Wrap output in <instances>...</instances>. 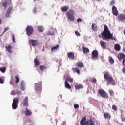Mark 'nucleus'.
I'll return each instance as SVG.
<instances>
[{
  "label": "nucleus",
  "mask_w": 125,
  "mask_h": 125,
  "mask_svg": "<svg viewBox=\"0 0 125 125\" xmlns=\"http://www.w3.org/2000/svg\"><path fill=\"white\" fill-rule=\"evenodd\" d=\"M99 38H102L103 40H113L117 41V38L113 36V34L111 33L110 30L107 25H104V31L101 33V35H99Z\"/></svg>",
  "instance_id": "nucleus-1"
},
{
  "label": "nucleus",
  "mask_w": 125,
  "mask_h": 125,
  "mask_svg": "<svg viewBox=\"0 0 125 125\" xmlns=\"http://www.w3.org/2000/svg\"><path fill=\"white\" fill-rule=\"evenodd\" d=\"M104 77L105 80H106V81L108 82V83H107V85H109V84H112V85H115V81H114L113 77H111L109 72H105L104 74Z\"/></svg>",
  "instance_id": "nucleus-2"
},
{
  "label": "nucleus",
  "mask_w": 125,
  "mask_h": 125,
  "mask_svg": "<svg viewBox=\"0 0 125 125\" xmlns=\"http://www.w3.org/2000/svg\"><path fill=\"white\" fill-rule=\"evenodd\" d=\"M86 117H83L81 120L80 121L81 125H94V121L92 119H90L86 121Z\"/></svg>",
  "instance_id": "nucleus-3"
},
{
  "label": "nucleus",
  "mask_w": 125,
  "mask_h": 125,
  "mask_svg": "<svg viewBox=\"0 0 125 125\" xmlns=\"http://www.w3.org/2000/svg\"><path fill=\"white\" fill-rule=\"evenodd\" d=\"M66 15L67 16L68 19L71 21V22H74L75 21V11L73 9H69L66 12Z\"/></svg>",
  "instance_id": "nucleus-4"
},
{
  "label": "nucleus",
  "mask_w": 125,
  "mask_h": 125,
  "mask_svg": "<svg viewBox=\"0 0 125 125\" xmlns=\"http://www.w3.org/2000/svg\"><path fill=\"white\" fill-rule=\"evenodd\" d=\"M35 90L37 94H41V92H42V82L35 83Z\"/></svg>",
  "instance_id": "nucleus-5"
},
{
  "label": "nucleus",
  "mask_w": 125,
  "mask_h": 125,
  "mask_svg": "<svg viewBox=\"0 0 125 125\" xmlns=\"http://www.w3.org/2000/svg\"><path fill=\"white\" fill-rule=\"evenodd\" d=\"M98 93L100 94L101 97L103 98H105V99H108L109 98V95L106 91L102 89H99Z\"/></svg>",
  "instance_id": "nucleus-6"
},
{
  "label": "nucleus",
  "mask_w": 125,
  "mask_h": 125,
  "mask_svg": "<svg viewBox=\"0 0 125 125\" xmlns=\"http://www.w3.org/2000/svg\"><path fill=\"white\" fill-rule=\"evenodd\" d=\"M18 103H19V100L18 98H14L13 100V103L12 104V109L13 110H16L18 107Z\"/></svg>",
  "instance_id": "nucleus-7"
},
{
  "label": "nucleus",
  "mask_w": 125,
  "mask_h": 125,
  "mask_svg": "<svg viewBox=\"0 0 125 125\" xmlns=\"http://www.w3.org/2000/svg\"><path fill=\"white\" fill-rule=\"evenodd\" d=\"M26 32L27 36H31L34 32V27L32 26L28 25L26 29Z\"/></svg>",
  "instance_id": "nucleus-8"
},
{
  "label": "nucleus",
  "mask_w": 125,
  "mask_h": 125,
  "mask_svg": "<svg viewBox=\"0 0 125 125\" xmlns=\"http://www.w3.org/2000/svg\"><path fill=\"white\" fill-rule=\"evenodd\" d=\"M29 44L32 46H37V45H39V42L37 40L31 39L29 41Z\"/></svg>",
  "instance_id": "nucleus-9"
},
{
  "label": "nucleus",
  "mask_w": 125,
  "mask_h": 125,
  "mask_svg": "<svg viewBox=\"0 0 125 125\" xmlns=\"http://www.w3.org/2000/svg\"><path fill=\"white\" fill-rule=\"evenodd\" d=\"M112 14L115 15V16H118L119 13L118 12V9H117V7L113 5L112 7Z\"/></svg>",
  "instance_id": "nucleus-10"
},
{
  "label": "nucleus",
  "mask_w": 125,
  "mask_h": 125,
  "mask_svg": "<svg viewBox=\"0 0 125 125\" xmlns=\"http://www.w3.org/2000/svg\"><path fill=\"white\" fill-rule=\"evenodd\" d=\"M28 100L29 99L28 98V97H25V98L23 99L22 104L24 107L29 106V104H28Z\"/></svg>",
  "instance_id": "nucleus-11"
},
{
  "label": "nucleus",
  "mask_w": 125,
  "mask_h": 125,
  "mask_svg": "<svg viewBox=\"0 0 125 125\" xmlns=\"http://www.w3.org/2000/svg\"><path fill=\"white\" fill-rule=\"evenodd\" d=\"M100 43L102 48H103L104 49H106V48H107V43L106 42L101 40L100 41Z\"/></svg>",
  "instance_id": "nucleus-12"
},
{
  "label": "nucleus",
  "mask_w": 125,
  "mask_h": 125,
  "mask_svg": "<svg viewBox=\"0 0 125 125\" xmlns=\"http://www.w3.org/2000/svg\"><path fill=\"white\" fill-rule=\"evenodd\" d=\"M92 58H98V51L97 50H93L92 52Z\"/></svg>",
  "instance_id": "nucleus-13"
},
{
  "label": "nucleus",
  "mask_w": 125,
  "mask_h": 125,
  "mask_svg": "<svg viewBox=\"0 0 125 125\" xmlns=\"http://www.w3.org/2000/svg\"><path fill=\"white\" fill-rule=\"evenodd\" d=\"M104 119H107V120H110L111 118V114L109 112L104 113Z\"/></svg>",
  "instance_id": "nucleus-14"
},
{
  "label": "nucleus",
  "mask_w": 125,
  "mask_h": 125,
  "mask_svg": "<svg viewBox=\"0 0 125 125\" xmlns=\"http://www.w3.org/2000/svg\"><path fill=\"white\" fill-rule=\"evenodd\" d=\"M118 18L120 21H124L125 20V15L124 14H119Z\"/></svg>",
  "instance_id": "nucleus-15"
},
{
  "label": "nucleus",
  "mask_w": 125,
  "mask_h": 125,
  "mask_svg": "<svg viewBox=\"0 0 125 125\" xmlns=\"http://www.w3.org/2000/svg\"><path fill=\"white\" fill-rule=\"evenodd\" d=\"M125 54L123 53H120L118 54V59H119V60H120V61H121V60H123V59H125Z\"/></svg>",
  "instance_id": "nucleus-16"
},
{
  "label": "nucleus",
  "mask_w": 125,
  "mask_h": 125,
  "mask_svg": "<svg viewBox=\"0 0 125 125\" xmlns=\"http://www.w3.org/2000/svg\"><path fill=\"white\" fill-rule=\"evenodd\" d=\"M3 1H4L2 4V6L4 7H6L7 6V4H10L11 2V0H3Z\"/></svg>",
  "instance_id": "nucleus-17"
},
{
  "label": "nucleus",
  "mask_w": 125,
  "mask_h": 125,
  "mask_svg": "<svg viewBox=\"0 0 125 125\" xmlns=\"http://www.w3.org/2000/svg\"><path fill=\"white\" fill-rule=\"evenodd\" d=\"M76 67H78V68H84V65L83 63L82 62L79 61L76 64Z\"/></svg>",
  "instance_id": "nucleus-18"
},
{
  "label": "nucleus",
  "mask_w": 125,
  "mask_h": 125,
  "mask_svg": "<svg viewBox=\"0 0 125 125\" xmlns=\"http://www.w3.org/2000/svg\"><path fill=\"white\" fill-rule=\"evenodd\" d=\"M5 48L9 53H11L12 52V51L11 50L12 49V46H11V45H8V46H6Z\"/></svg>",
  "instance_id": "nucleus-19"
},
{
  "label": "nucleus",
  "mask_w": 125,
  "mask_h": 125,
  "mask_svg": "<svg viewBox=\"0 0 125 125\" xmlns=\"http://www.w3.org/2000/svg\"><path fill=\"white\" fill-rule=\"evenodd\" d=\"M68 57L69 59H74L75 58V55H74V53L69 52L67 53Z\"/></svg>",
  "instance_id": "nucleus-20"
},
{
  "label": "nucleus",
  "mask_w": 125,
  "mask_h": 125,
  "mask_svg": "<svg viewBox=\"0 0 125 125\" xmlns=\"http://www.w3.org/2000/svg\"><path fill=\"white\" fill-rule=\"evenodd\" d=\"M69 9V6H65L61 8V10L62 12H66Z\"/></svg>",
  "instance_id": "nucleus-21"
},
{
  "label": "nucleus",
  "mask_w": 125,
  "mask_h": 125,
  "mask_svg": "<svg viewBox=\"0 0 125 125\" xmlns=\"http://www.w3.org/2000/svg\"><path fill=\"white\" fill-rule=\"evenodd\" d=\"M114 49L116 51H120L121 50V46L118 44H116L114 45Z\"/></svg>",
  "instance_id": "nucleus-22"
},
{
  "label": "nucleus",
  "mask_w": 125,
  "mask_h": 125,
  "mask_svg": "<svg viewBox=\"0 0 125 125\" xmlns=\"http://www.w3.org/2000/svg\"><path fill=\"white\" fill-rule=\"evenodd\" d=\"M75 89H82L83 88V86L82 84H76L75 85Z\"/></svg>",
  "instance_id": "nucleus-23"
},
{
  "label": "nucleus",
  "mask_w": 125,
  "mask_h": 125,
  "mask_svg": "<svg viewBox=\"0 0 125 125\" xmlns=\"http://www.w3.org/2000/svg\"><path fill=\"white\" fill-rule=\"evenodd\" d=\"M34 65L36 67L40 66V61L37 58H35L34 61Z\"/></svg>",
  "instance_id": "nucleus-24"
},
{
  "label": "nucleus",
  "mask_w": 125,
  "mask_h": 125,
  "mask_svg": "<svg viewBox=\"0 0 125 125\" xmlns=\"http://www.w3.org/2000/svg\"><path fill=\"white\" fill-rule=\"evenodd\" d=\"M92 29L93 30L95 31V32L97 31V30H98V28L97 27V25H96L95 23H92Z\"/></svg>",
  "instance_id": "nucleus-25"
},
{
  "label": "nucleus",
  "mask_w": 125,
  "mask_h": 125,
  "mask_svg": "<svg viewBox=\"0 0 125 125\" xmlns=\"http://www.w3.org/2000/svg\"><path fill=\"white\" fill-rule=\"evenodd\" d=\"M65 86L66 88H67L68 89H71V85L70 84H69V83H68L67 80L65 81Z\"/></svg>",
  "instance_id": "nucleus-26"
},
{
  "label": "nucleus",
  "mask_w": 125,
  "mask_h": 125,
  "mask_svg": "<svg viewBox=\"0 0 125 125\" xmlns=\"http://www.w3.org/2000/svg\"><path fill=\"white\" fill-rule=\"evenodd\" d=\"M25 109L26 110V111L25 112L26 116L32 115V111H31L30 110H29V109H28V108H26Z\"/></svg>",
  "instance_id": "nucleus-27"
},
{
  "label": "nucleus",
  "mask_w": 125,
  "mask_h": 125,
  "mask_svg": "<svg viewBox=\"0 0 125 125\" xmlns=\"http://www.w3.org/2000/svg\"><path fill=\"white\" fill-rule=\"evenodd\" d=\"M59 48V45L58 44L56 46L52 48L51 51L52 52H55V51H56V50H58Z\"/></svg>",
  "instance_id": "nucleus-28"
},
{
  "label": "nucleus",
  "mask_w": 125,
  "mask_h": 125,
  "mask_svg": "<svg viewBox=\"0 0 125 125\" xmlns=\"http://www.w3.org/2000/svg\"><path fill=\"white\" fill-rule=\"evenodd\" d=\"M82 50L83 53H88V52H89V49L88 48H86L83 46L82 47Z\"/></svg>",
  "instance_id": "nucleus-29"
},
{
  "label": "nucleus",
  "mask_w": 125,
  "mask_h": 125,
  "mask_svg": "<svg viewBox=\"0 0 125 125\" xmlns=\"http://www.w3.org/2000/svg\"><path fill=\"white\" fill-rule=\"evenodd\" d=\"M72 70L73 72H75V73H77L78 75H80L81 74V72H80V69L77 67L73 68Z\"/></svg>",
  "instance_id": "nucleus-30"
},
{
  "label": "nucleus",
  "mask_w": 125,
  "mask_h": 125,
  "mask_svg": "<svg viewBox=\"0 0 125 125\" xmlns=\"http://www.w3.org/2000/svg\"><path fill=\"white\" fill-rule=\"evenodd\" d=\"M39 68L40 70L42 71V72H43V71H44V70H46L47 67L44 65H40L39 66Z\"/></svg>",
  "instance_id": "nucleus-31"
},
{
  "label": "nucleus",
  "mask_w": 125,
  "mask_h": 125,
  "mask_svg": "<svg viewBox=\"0 0 125 125\" xmlns=\"http://www.w3.org/2000/svg\"><path fill=\"white\" fill-rule=\"evenodd\" d=\"M109 61L110 63L111 64V65H113V64L115 63V61L114 60V59H113V58L111 56L109 57Z\"/></svg>",
  "instance_id": "nucleus-32"
},
{
  "label": "nucleus",
  "mask_w": 125,
  "mask_h": 125,
  "mask_svg": "<svg viewBox=\"0 0 125 125\" xmlns=\"http://www.w3.org/2000/svg\"><path fill=\"white\" fill-rule=\"evenodd\" d=\"M21 90H25V84L23 82H21Z\"/></svg>",
  "instance_id": "nucleus-33"
},
{
  "label": "nucleus",
  "mask_w": 125,
  "mask_h": 125,
  "mask_svg": "<svg viewBox=\"0 0 125 125\" xmlns=\"http://www.w3.org/2000/svg\"><path fill=\"white\" fill-rule=\"evenodd\" d=\"M112 109L113 110V111H115V112H117L118 111V107H117V106H116L115 104L112 105Z\"/></svg>",
  "instance_id": "nucleus-34"
},
{
  "label": "nucleus",
  "mask_w": 125,
  "mask_h": 125,
  "mask_svg": "<svg viewBox=\"0 0 125 125\" xmlns=\"http://www.w3.org/2000/svg\"><path fill=\"white\" fill-rule=\"evenodd\" d=\"M66 81L67 82H70V83H73V82H74V79H73L71 77H67L66 78Z\"/></svg>",
  "instance_id": "nucleus-35"
},
{
  "label": "nucleus",
  "mask_w": 125,
  "mask_h": 125,
  "mask_svg": "<svg viewBox=\"0 0 125 125\" xmlns=\"http://www.w3.org/2000/svg\"><path fill=\"white\" fill-rule=\"evenodd\" d=\"M38 30L39 32H43V27L42 26H38Z\"/></svg>",
  "instance_id": "nucleus-36"
},
{
  "label": "nucleus",
  "mask_w": 125,
  "mask_h": 125,
  "mask_svg": "<svg viewBox=\"0 0 125 125\" xmlns=\"http://www.w3.org/2000/svg\"><path fill=\"white\" fill-rule=\"evenodd\" d=\"M109 93L110 96H114V95H115V92L112 90H109Z\"/></svg>",
  "instance_id": "nucleus-37"
},
{
  "label": "nucleus",
  "mask_w": 125,
  "mask_h": 125,
  "mask_svg": "<svg viewBox=\"0 0 125 125\" xmlns=\"http://www.w3.org/2000/svg\"><path fill=\"white\" fill-rule=\"evenodd\" d=\"M15 83L17 84L18 83H19V77L17 75L15 77Z\"/></svg>",
  "instance_id": "nucleus-38"
},
{
  "label": "nucleus",
  "mask_w": 125,
  "mask_h": 125,
  "mask_svg": "<svg viewBox=\"0 0 125 125\" xmlns=\"http://www.w3.org/2000/svg\"><path fill=\"white\" fill-rule=\"evenodd\" d=\"M8 30H9V27H5L4 28V31L3 32L2 34H1V36H2V35H3V34H4V33H5V32H7V31H8Z\"/></svg>",
  "instance_id": "nucleus-39"
},
{
  "label": "nucleus",
  "mask_w": 125,
  "mask_h": 125,
  "mask_svg": "<svg viewBox=\"0 0 125 125\" xmlns=\"http://www.w3.org/2000/svg\"><path fill=\"white\" fill-rule=\"evenodd\" d=\"M6 70V68L5 67L0 68V71L2 72V73H5Z\"/></svg>",
  "instance_id": "nucleus-40"
},
{
  "label": "nucleus",
  "mask_w": 125,
  "mask_h": 125,
  "mask_svg": "<svg viewBox=\"0 0 125 125\" xmlns=\"http://www.w3.org/2000/svg\"><path fill=\"white\" fill-rule=\"evenodd\" d=\"M11 10H12V7H9L7 12L10 13L11 12Z\"/></svg>",
  "instance_id": "nucleus-41"
},
{
  "label": "nucleus",
  "mask_w": 125,
  "mask_h": 125,
  "mask_svg": "<svg viewBox=\"0 0 125 125\" xmlns=\"http://www.w3.org/2000/svg\"><path fill=\"white\" fill-rule=\"evenodd\" d=\"M80 107V105L78 104H75L74 105V109H78Z\"/></svg>",
  "instance_id": "nucleus-42"
},
{
  "label": "nucleus",
  "mask_w": 125,
  "mask_h": 125,
  "mask_svg": "<svg viewBox=\"0 0 125 125\" xmlns=\"http://www.w3.org/2000/svg\"><path fill=\"white\" fill-rule=\"evenodd\" d=\"M115 4V0H113L110 2V5L112 6V5H114Z\"/></svg>",
  "instance_id": "nucleus-43"
},
{
  "label": "nucleus",
  "mask_w": 125,
  "mask_h": 125,
  "mask_svg": "<svg viewBox=\"0 0 125 125\" xmlns=\"http://www.w3.org/2000/svg\"><path fill=\"white\" fill-rule=\"evenodd\" d=\"M12 40L14 43H15V37L14 36V34H12Z\"/></svg>",
  "instance_id": "nucleus-44"
},
{
  "label": "nucleus",
  "mask_w": 125,
  "mask_h": 125,
  "mask_svg": "<svg viewBox=\"0 0 125 125\" xmlns=\"http://www.w3.org/2000/svg\"><path fill=\"white\" fill-rule=\"evenodd\" d=\"M82 21H83V20H82V19H81L80 18H78L77 20V22H82Z\"/></svg>",
  "instance_id": "nucleus-45"
},
{
  "label": "nucleus",
  "mask_w": 125,
  "mask_h": 125,
  "mask_svg": "<svg viewBox=\"0 0 125 125\" xmlns=\"http://www.w3.org/2000/svg\"><path fill=\"white\" fill-rule=\"evenodd\" d=\"M91 82H92V83H96V79L93 78L91 79Z\"/></svg>",
  "instance_id": "nucleus-46"
},
{
  "label": "nucleus",
  "mask_w": 125,
  "mask_h": 125,
  "mask_svg": "<svg viewBox=\"0 0 125 125\" xmlns=\"http://www.w3.org/2000/svg\"><path fill=\"white\" fill-rule=\"evenodd\" d=\"M75 35H76V36H78V37H80V36H81V34H80V33H79V32L78 31H75Z\"/></svg>",
  "instance_id": "nucleus-47"
},
{
  "label": "nucleus",
  "mask_w": 125,
  "mask_h": 125,
  "mask_svg": "<svg viewBox=\"0 0 125 125\" xmlns=\"http://www.w3.org/2000/svg\"><path fill=\"white\" fill-rule=\"evenodd\" d=\"M16 94H17L18 95L21 94V91H19L18 90H17L16 92Z\"/></svg>",
  "instance_id": "nucleus-48"
},
{
  "label": "nucleus",
  "mask_w": 125,
  "mask_h": 125,
  "mask_svg": "<svg viewBox=\"0 0 125 125\" xmlns=\"http://www.w3.org/2000/svg\"><path fill=\"white\" fill-rule=\"evenodd\" d=\"M3 80L2 79V78H1V77H0V83L3 84Z\"/></svg>",
  "instance_id": "nucleus-49"
},
{
  "label": "nucleus",
  "mask_w": 125,
  "mask_h": 125,
  "mask_svg": "<svg viewBox=\"0 0 125 125\" xmlns=\"http://www.w3.org/2000/svg\"><path fill=\"white\" fill-rule=\"evenodd\" d=\"M10 15V13L7 12V13L6 14V17H8Z\"/></svg>",
  "instance_id": "nucleus-50"
},
{
  "label": "nucleus",
  "mask_w": 125,
  "mask_h": 125,
  "mask_svg": "<svg viewBox=\"0 0 125 125\" xmlns=\"http://www.w3.org/2000/svg\"><path fill=\"white\" fill-rule=\"evenodd\" d=\"M122 63L123 64V66L125 67V58L123 59V61L122 62Z\"/></svg>",
  "instance_id": "nucleus-51"
},
{
  "label": "nucleus",
  "mask_w": 125,
  "mask_h": 125,
  "mask_svg": "<svg viewBox=\"0 0 125 125\" xmlns=\"http://www.w3.org/2000/svg\"><path fill=\"white\" fill-rule=\"evenodd\" d=\"M33 12H34V13H37V8L36 7L34 8Z\"/></svg>",
  "instance_id": "nucleus-52"
},
{
  "label": "nucleus",
  "mask_w": 125,
  "mask_h": 125,
  "mask_svg": "<svg viewBox=\"0 0 125 125\" xmlns=\"http://www.w3.org/2000/svg\"><path fill=\"white\" fill-rule=\"evenodd\" d=\"M10 84H12V85H13V84H14V82H13V81H11L10 82Z\"/></svg>",
  "instance_id": "nucleus-53"
},
{
  "label": "nucleus",
  "mask_w": 125,
  "mask_h": 125,
  "mask_svg": "<svg viewBox=\"0 0 125 125\" xmlns=\"http://www.w3.org/2000/svg\"><path fill=\"white\" fill-rule=\"evenodd\" d=\"M122 72L124 73V74H125V67H123L122 69Z\"/></svg>",
  "instance_id": "nucleus-54"
},
{
  "label": "nucleus",
  "mask_w": 125,
  "mask_h": 125,
  "mask_svg": "<svg viewBox=\"0 0 125 125\" xmlns=\"http://www.w3.org/2000/svg\"><path fill=\"white\" fill-rule=\"evenodd\" d=\"M47 35H48L49 36V35H53V34H52V33H51L50 32H48V33H47Z\"/></svg>",
  "instance_id": "nucleus-55"
},
{
  "label": "nucleus",
  "mask_w": 125,
  "mask_h": 125,
  "mask_svg": "<svg viewBox=\"0 0 125 125\" xmlns=\"http://www.w3.org/2000/svg\"><path fill=\"white\" fill-rule=\"evenodd\" d=\"M2 23V21H1V19H0V25Z\"/></svg>",
  "instance_id": "nucleus-56"
},
{
  "label": "nucleus",
  "mask_w": 125,
  "mask_h": 125,
  "mask_svg": "<svg viewBox=\"0 0 125 125\" xmlns=\"http://www.w3.org/2000/svg\"><path fill=\"white\" fill-rule=\"evenodd\" d=\"M42 51H44V46H43V49L42 50Z\"/></svg>",
  "instance_id": "nucleus-57"
},
{
  "label": "nucleus",
  "mask_w": 125,
  "mask_h": 125,
  "mask_svg": "<svg viewBox=\"0 0 125 125\" xmlns=\"http://www.w3.org/2000/svg\"><path fill=\"white\" fill-rule=\"evenodd\" d=\"M36 0H34V1H36Z\"/></svg>",
  "instance_id": "nucleus-58"
}]
</instances>
